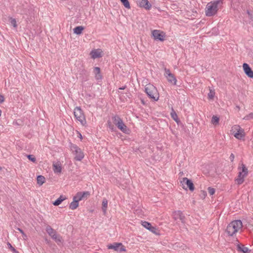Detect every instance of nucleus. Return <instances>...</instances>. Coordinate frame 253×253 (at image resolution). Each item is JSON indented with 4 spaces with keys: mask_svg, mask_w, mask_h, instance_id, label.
Segmentation results:
<instances>
[{
    "mask_svg": "<svg viewBox=\"0 0 253 253\" xmlns=\"http://www.w3.org/2000/svg\"><path fill=\"white\" fill-rule=\"evenodd\" d=\"M221 3V1L219 0L209 2L205 8L206 15L209 17L214 15L218 11V5Z\"/></svg>",
    "mask_w": 253,
    "mask_h": 253,
    "instance_id": "obj_1",
    "label": "nucleus"
},
{
    "mask_svg": "<svg viewBox=\"0 0 253 253\" xmlns=\"http://www.w3.org/2000/svg\"><path fill=\"white\" fill-rule=\"evenodd\" d=\"M241 220H234L230 222L227 226L226 231L229 236H233L242 227Z\"/></svg>",
    "mask_w": 253,
    "mask_h": 253,
    "instance_id": "obj_2",
    "label": "nucleus"
},
{
    "mask_svg": "<svg viewBox=\"0 0 253 253\" xmlns=\"http://www.w3.org/2000/svg\"><path fill=\"white\" fill-rule=\"evenodd\" d=\"M145 92L150 98L154 100H158L159 97V94L157 88L153 85L148 84L146 85Z\"/></svg>",
    "mask_w": 253,
    "mask_h": 253,
    "instance_id": "obj_3",
    "label": "nucleus"
},
{
    "mask_svg": "<svg viewBox=\"0 0 253 253\" xmlns=\"http://www.w3.org/2000/svg\"><path fill=\"white\" fill-rule=\"evenodd\" d=\"M74 114L76 119L79 121L82 125L86 124L85 116L83 110L79 107H76L74 109Z\"/></svg>",
    "mask_w": 253,
    "mask_h": 253,
    "instance_id": "obj_4",
    "label": "nucleus"
},
{
    "mask_svg": "<svg viewBox=\"0 0 253 253\" xmlns=\"http://www.w3.org/2000/svg\"><path fill=\"white\" fill-rule=\"evenodd\" d=\"M230 133L238 139H241L245 136L244 129L239 125L233 126L230 130Z\"/></svg>",
    "mask_w": 253,
    "mask_h": 253,
    "instance_id": "obj_5",
    "label": "nucleus"
},
{
    "mask_svg": "<svg viewBox=\"0 0 253 253\" xmlns=\"http://www.w3.org/2000/svg\"><path fill=\"white\" fill-rule=\"evenodd\" d=\"M113 123L117 127L123 132L126 133H129V129L119 117L117 116H115L113 118Z\"/></svg>",
    "mask_w": 253,
    "mask_h": 253,
    "instance_id": "obj_6",
    "label": "nucleus"
},
{
    "mask_svg": "<svg viewBox=\"0 0 253 253\" xmlns=\"http://www.w3.org/2000/svg\"><path fill=\"white\" fill-rule=\"evenodd\" d=\"M71 150L74 155V159L76 161H81L84 157L83 151L77 145H73Z\"/></svg>",
    "mask_w": 253,
    "mask_h": 253,
    "instance_id": "obj_7",
    "label": "nucleus"
},
{
    "mask_svg": "<svg viewBox=\"0 0 253 253\" xmlns=\"http://www.w3.org/2000/svg\"><path fill=\"white\" fill-rule=\"evenodd\" d=\"M46 231L48 234L57 243L60 244L62 242V238L59 235L57 234L55 231L50 226H47Z\"/></svg>",
    "mask_w": 253,
    "mask_h": 253,
    "instance_id": "obj_8",
    "label": "nucleus"
},
{
    "mask_svg": "<svg viewBox=\"0 0 253 253\" xmlns=\"http://www.w3.org/2000/svg\"><path fill=\"white\" fill-rule=\"evenodd\" d=\"M242 171H240L238 178L236 179V181L238 184H242L244 181V178L247 175L248 173V169L245 165L242 164Z\"/></svg>",
    "mask_w": 253,
    "mask_h": 253,
    "instance_id": "obj_9",
    "label": "nucleus"
},
{
    "mask_svg": "<svg viewBox=\"0 0 253 253\" xmlns=\"http://www.w3.org/2000/svg\"><path fill=\"white\" fill-rule=\"evenodd\" d=\"M103 55V51L100 48L93 49L89 53L90 58L94 60L102 57Z\"/></svg>",
    "mask_w": 253,
    "mask_h": 253,
    "instance_id": "obj_10",
    "label": "nucleus"
},
{
    "mask_svg": "<svg viewBox=\"0 0 253 253\" xmlns=\"http://www.w3.org/2000/svg\"><path fill=\"white\" fill-rule=\"evenodd\" d=\"M89 195L90 194L88 191L78 192L73 197V199L79 202V201L81 200L87 199L89 197Z\"/></svg>",
    "mask_w": 253,
    "mask_h": 253,
    "instance_id": "obj_11",
    "label": "nucleus"
},
{
    "mask_svg": "<svg viewBox=\"0 0 253 253\" xmlns=\"http://www.w3.org/2000/svg\"><path fill=\"white\" fill-rule=\"evenodd\" d=\"M152 34L154 39L157 41H164L166 37L165 33L158 30H153Z\"/></svg>",
    "mask_w": 253,
    "mask_h": 253,
    "instance_id": "obj_12",
    "label": "nucleus"
},
{
    "mask_svg": "<svg viewBox=\"0 0 253 253\" xmlns=\"http://www.w3.org/2000/svg\"><path fill=\"white\" fill-rule=\"evenodd\" d=\"M181 183L183 185V188L184 189L189 188V190L191 191H193L195 189L194 184L191 180L186 177L183 178L182 180L181 181Z\"/></svg>",
    "mask_w": 253,
    "mask_h": 253,
    "instance_id": "obj_13",
    "label": "nucleus"
},
{
    "mask_svg": "<svg viewBox=\"0 0 253 253\" xmlns=\"http://www.w3.org/2000/svg\"><path fill=\"white\" fill-rule=\"evenodd\" d=\"M165 76L167 78L169 82L174 85L176 84L177 80L174 77V75L170 73L169 69H165Z\"/></svg>",
    "mask_w": 253,
    "mask_h": 253,
    "instance_id": "obj_14",
    "label": "nucleus"
},
{
    "mask_svg": "<svg viewBox=\"0 0 253 253\" xmlns=\"http://www.w3.org/2000/svg\"><path fill=\"white\" fill-rule=\"evenodd\" d=\"M112 249L120 253L126 252V247L121 243H114L112 244Z\"/></svg>",
    "mask_w": 253,
    "mask_h": 253,
    "instance_id": "obj_15",
    "label": "nucleus"
},
{
    "mask_svg": "<svg viewBox=\"0 0 253 253\" xmlns=\"http://www.w3.org/2000/svg\"><path fill=\"white\" fill-rule=\"evenodd\" d=\"M137 3L139 7H143L147 10L150 9L151 7V4L148 0H137Z\"/></svg>",
    "mask_w": 253,
    "mask_h": 253,
    "instance_id": "obj_16",
    "label": "nucleus"
},
{
    "mask_svg": "<svg viewBox=\"0 0 253 253\" xmlns=\"http://www.w3.org/2000/svg\"><path fill=\"white\" fill-rule=\"evenodd\" d=\"M243 67L245 74L249 77L253 78V71H252L249 65L247 63H244Z\"/></svg>",
    "mask_w": 253,
    "mask_h": 253,
    "instance_id": "obj_17",
    "label": "nucleus"
},
{
    "mask_svg": "<svg viewBox=\"0 0 253 253\" xmlns=\"http://www.w3.org/2000/svg\"><path fill=\"white\" fill-rule=\"evenodd\" d=\"M93 73L94 75V78L97 81H100L102 78L101 74L100 68L98 67H94L93 69Z\"/></svg>",
    "mask_w": 253,
    "mask_h": 253,
    "instance_id": "obj_18",
    "label": "nucleus"
},
{
    "mask_svg": "<svg viewBox=\"0 0 253 253\" xmlns=\"http://www.w3.org/2000/svg\"><path fill=\"white\" fill-rule=\"evenodd\" d=\"M173 216L175 220L179 219L182 222H184L185 216L181 211H174L173 213Z\"/></svg>",
    "mask_w": 253,
    "mask_h": 253,
    "instance_id": "obj_19",
    "label": "nucleus"
},
{
    "mask_svg": "<svg viewBox=\"0 0 253 253\" xmlns=\"http://www.w3.org/2000/svg\"><path fill=\"white\" fill-rule=\"evenodd\" d=\"M53 170L55 173H60L62 171L61 162H57L53 164Z\"/></svg>",
    "mask_w": 253,
    "mask_h": 253,
    "instance_id": "obj_20",
    "label": "nucleus"
},
{
    "mask_svg": "<svg viewBox=\"0 0 253 253\" xmlns=\"http://www.w3.org/2000/svg\"><path fill=\"white\" fill-rule=\"evenodd\" d=\"M84 30V27L83 26H79L73 29V32L74 34L80 35L82 34Z\"/></svg>",
    "mask_w": 253,
    "mask_h": 253,
    "instance_id": "obj_21",
    "label": "nucleus"
},
{
    "mask_svg": "<svg viewBox=\"0 0 253 253\" xmlns=\"http://www.w3.org/2000/svg\"><path fill=\"white\" fill-rule=\"evenodd\" d=\"M79 206V202L73 198V201L69 205V209L73 211L77 209Z\"/></svg>",
    "mask_w": 253,
    "mask_h": 253,
    "instance_id": "obj_22",
    "label": "nucleus"
},
{
    "mask_svg": "<svg viewBox=\"0 0 253 253\" xmlns=\"http://www.w3.org/2000/svg\"><path fill=\"white\" fill-rule=\"evenodd\" d=\"M37 184L39 186H42L45 182V178L42 175H39L37 178Z\"/></svg>",
    "mask_w": 253,
    "mask_h": 253,
    "instance_id": "obj_23",
    "label": "nucleus"
},
{
    "mask_svg": "<svg viewBox=\"0 0 253 253\" xmlns=\"http://www.w3.org/2000/svg\"><path fill=\"white\" fill-rule=\"evenodd\" d=\"M66 198L65 196L61 195L55 202L53 205L55 206H59L63 201L65 200Z\"/></svg>",
    "mask_w": 253,
    "mask_h": 253,
    "instance_id": "obj_24",
    "label": "nucleus"
},
{
    "mask_svg": "<svg viewBox=\"0 0 253 253\" xmlns=\"http://www.w3.org/2000/svg\"><path fill=\"white\" fill-rule=\"evenodd\" d=\"M237 248L239 251L242 252L244 253H248L249 249L247 247H244L243 245H238Z\"/></svg>",
    "mask_w": 253,
    "mask_h": 253,
    "instance_id": "obj_25",
    "label": "nucleus"
},
{
    "mask_svg": "<svg viewBox=\"0 0 253 253\" xmlns=\"http://www.w3.org/2000/svg\"><path fill=\"white\" fill-rule=\"evenodd\" d=\"M171 118L177 123L178 122V116L176 113V112L174 111L173 108H172L171 112L170 113Z\"/></svg>",
    "mask_w": 253,
    "mask_h": 253,
    "instance_id": "obj_26",
    "label": "nucleus"
},
{
    "mask_svg": "<svg viewBox=\"0 0 253 253\" xmlns=\"http://www.w3.org/2000/svg\"><path fill=\"white\" fill-rule=\"evenodd\" d=\"M219 118L216 116H213L211 119V123L215 125L216 126L219 124Z\"/></svg>",
    "mask_w": 253,
    "mask_h": 253,
    "instance_id": "obj_27",
    "label": "nucleus"
},
{
    "mask_svg": "<svg viewBox=\"0 0 253 253\" xmlns=\"http://www.w3.org/2000/svg\"><path fill=\"white\" fill-rule=\"evenodd\" d=\"M210 92L208 93V98L209 99H213L215 95V91L214 90H212L209 88Z\"/></svg>",
    "mask_w": 253,
    "mask_h": 253,
    "instance_id": "obj_28",
    "label": "nucleus"
},
{
    "mask_svg": "<svg viewBox=\"0 0 253 253\" xmlns=\"http://www.w3.org/2000/svg\"><path fill=\"white\" fill-rule=\"evenodd\" d=\"M120 0L126 8L127 9L130 8L129 2L128 1V0Z\"/></svg>",
    "mask_w": 253,
    "mask_h": 253,
    "instance_id": "obj_29",
    "label": "nucleus"
},
{
    "mask_svg": "<svg viewBox=\"0 0 253 253\" xmlns=\"http://www.w3.org/2000/svg\"><path fill=\"white\" fill-rule=\"evenodd\" d=\"M181 249V253H187L188 252V248L185 245H181L180 247Z\"/></svg>",
    "mask_w": 253,
    "mask_h": 253,
    "instance_id": "obj_30",
    "label": "nucleus"
},
{
    "mask_svg": "<svg viewBox=\"0 0 253 253\" xmlns=\"http://www.w3.org/2000/svg\"><path fill=\"white\" fill-rule=\"evenodd\" d=\"M102 210L104 213H106V208H107V202L105 200H103L102 202Z\"/></svg>",
    "mask_w": 253,
    "mask_h": 253,
    "instance_id": "obj_31",
    "label": "nucleus"
},
{
    "mask_svg": "<svg viewBox=\"0 0 253 253\" xmlns=\"http://www.w3.org/2000/svg\"><path fill=\"white\" fill-rule=\"evenodd\" d=\"M142 225L147 229H149L150 227H151V226H152L150 223L146 221L143 222L142 223Z\"/></svg>",
    "mask_w": 253,
    "mask_h": 253,
    "instance_id": "obj_32",
    "label": "nucleus"
},
{
    "mask_svg": "<svg viewBox=\"0 0 253 253\" xmlns=\"http://www.w3.org/2000/svg\"><path fill=\"white\" fill-rule=\"evenodd\" d=\"M11 24L15 28L17 27L16 21L15 19L10 18L9 19Z\"/></svg>",
    "mask_w": 253,
    "mask_h": 253,
    "instance_id": "obj_33",
    "label": "nucleus"
},
{
    "mask_svg": "<svg viewBox=\"0 0 253 253\" xmlns=\"http://www.w3.org/2000/svg\"><path fill=\"white\" fill-rule=\"evenodd\" d=\"M208 190L209 194L211 195H213L215 193V189L213 188L210 187L208 188Z\"/></svg>",
    "mask_w": 253,
    "mask_h": 253,
    "instance_id": "obj_34",
    "label": "nucleus"
},
{
    "mask_svg": "<svg viewBox=\"0 0 253 253\" xmlns=\"http://www.w3.org/2000/svg\"><path fill=\"white\" fill-rule=\"evenodd\" d=\"M28 159L33 162H35L36 161V158L34 156L32 155H29L28 156Z\"/></svg>",
    "mask_w": 253,
    "mask_h": 253,
    "instance_id": "obj_35",
    "label": "nucleus"
},
{
    "mask_svg": "<svg viewBox=\"0 0 253 253\" xmlns=\"http://www.w3.org/2000/svg\"><path fill=\"white\" fill-rule=\"evenodd\" d=\"M4 101H5L4 96L2 94H0V104H2Z\"/></svg>",
    "mask_w": 253,
    "mask_h": 253,
    "instance_id": "obj_36",
    "label": "nucleus"
},
{
    "mask_svg": "<svg viewBox=\"0 0 253 253\" xmlns=\"http://www.w3.org/2000/svg\"><path fill=\"white\" fill-rule=\"evenodd\" d=\"M148 230L155 234H157L156 228L152 226H151V227H150V228Z\"/></svg>",
    "mask_w": 253,
    "mask_h": 253,
    "instance_id": "obj_37",
    "label": "nucleus"
},
{
    "mask_svg": "<svg viewBox=\"0 0 253 253\" xmlns=\"http://www.w3.org/2000/svg\"><path fill=\"white\" fill-rule=\"evenodd\" d=\"M247 13H248V15H249V18H250L251 19H253V15H252V13H251V11H250L249 10H248V11H247Z\"/></svg>",
    "mask_w": 253,
    "mask_h": 253,
    "instance_id": "obj_38",
    "label": "nucleus"
},
{
    "mask_svg": "<svg viewBox=\"0 0 253 253\" xmlns=\"http://www.w3.org/2000/svg\"><path fill=\"white\" fill-rule=\"evenodd\" d=\"M234 159V155L233 154H231L230 156V159L232 162V161H233Z\"/></svg>",
    "mask_w": 253,
    "mask_h": 253,
    "instance_id": "obj_39",
    "label": "nucleus"
},
{
    "mask_svg": "<svg viewBox=\"0 0 253 253\" xmlns=\"http://www.w3.org/2000/svg\"><path fill=\"white\" fill-rule=\"evenodd\" d=\"M77 134H78V136H77L79 138H80L81 140H82V134L80 132H79L78 131H77Z\"/></svg>",
    "mask_w": 253,
    "mask_h": 253,
    "instance_id": "obj_40",
    "label": "nucleus"
},
{
    "mask_svg": "<svg viewBox=\"0 0 253 253\" xmlns=\"http://www.w3.org/2000/svg\"><path fill=\"white\" fill-rule=\"evenodd\" d=\"M18 230L23 234L24 238L26 237V235L23 233L22 230H21L20 229H18Z\"/></svg>",
    "mask_w": 253,
    "mask_h": 253,
    "instance_id": "obj_41",
    "label": "nucleus"
},
{
    "mask_svg": "<svg viewBox=\"0 0 253 253\" xmlns=\"http://www.w3.org/2000/svg\"><path fill=\"white\" fill-rule=\"evenodd\" d=\"M8 246H9V248L11 249L12 250H14L13 247L11 245V244H9Z\"/></svg>",
    "mask_w": 253,
    "mask_h": 253,
    "instance_id": "obj_42",
    "label": "nucleus"
},
{
    "mask_svg": "<svg viewBox=\"0 0 253 253\" xmlns=\"http://www.w3.org/2000/svg\"><path fill=\"white\" fill-rule=\"evenodd\" d=\"M126 88V86H124V87H120L119 88V89H124Z\"/></svg>",
    "mask_w": 253,
    "mask_h": 253,
    "instance_id": "obj_43",
    "label": "nucleus"
},
{
    "mask_svg": "<svg viewBox=\"0 0 253 253\" xmlns=\"http://www.w3.org/2000/svg\"><path fill=\"white\" fill-rule=\"evenodd\" d=\"M249 116L252 118L253 117V114H250Z\"/></svg>",
    "mask_w": 253,
    "mask_h": 253,
    "instance_id": "obj_44",
    "label": "nucleus"
},
{
    "mask_svg": "<svg viewBox=\"0 0 253 253\" xmlns=\"http://www.w3.org/2000/svg\"><path fill=\"white\" fill-rule=\"evenodd\" d=\"M1 114H2V111L1 110V109H0V117L1 116Z\"/></svg>",
    "mask_w": 253,
    "mask_h": 253,
    "instance_id": "obj_45",
    "label": "nucleus"
},
{
    "mask_svg": "<svg viewBox=\"0 0 253 253\" xmlns=\"http://www.w3.org/2000/svg\"><path fill=\"white\" fill-rule=\"evenodd\" d=\"M202 192L204 193V194H203V195H205V191H202Z\"/></svg>",
    "mask_w": 253,
    "mask_h": 253,
    "instance_id": "obj_46",
    "label": "nucleus"
},
{
    "mask_svg": "<svg viewBox=\"0 0 253 253\" xmlns=\"http://www.w3.org/2000/svg\"><path fill=\"white\" fill-rule=\"evenodd\" d=\"M2 170V168L0 166V171Z\"/></svg>",
    "mask_w": 253,
    "mask_h": 253,
    "instance_id": "obj_47",
    "label": "nucleus"
},
{
    "mask_svg": "<svg viewBox=\"0 0 253 253\" xmlns=\"http://www.w3.org/2000/svg\"><path fill=\"white\" fill-rule=\"evenodd\" d=\"M108 248L111 249V246H108Z\"/></svg>",
    "mask_w": 253,
    "mask_h": 253,
    "instance_id": "obj_48",
    "label": "nucleus"
}]
</instances>
